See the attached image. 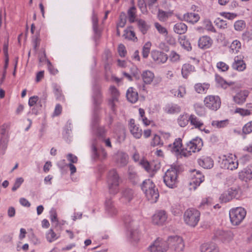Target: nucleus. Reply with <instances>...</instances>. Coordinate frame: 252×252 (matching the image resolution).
<instances>
[{"label":"nucleus","instance_id":"1","mask_svg":"<svg viewBox=\"0 0 252 252\" xmlns=\"http://www.w3.org/2000/svg\"><path fill=\"white\" fill-rule=\"evenodd\" d=\"M141 189L150 203H154L157 201L159 197L158 191L152 180L147 179L143 181L141 185Z\"/></svg>","mask_w":252,"mask_h":252},{"label":"nucleus","instance_id":"2","mask_svg":"<svg viewBox=\"0 0 252 252\" xmlns=\"http://www.w3.org/2000/svg\"><path fill=\"white\" fill-rule=\"evenodd\" d=\"M107 182L109 193L113 195L117 194L119 191L120 178L115 169L109 172Z\"/></svg>","mask_w":252,"mask_h":252},{"label":"nucleus","instance_id":"3","mask_svg":"<svg viewBox=\"0 0 252 252\" xmlns=\"http://www.w3.org/2000/svg\"><path fill=\"white\" fill-rule=\"evenodd\" d=\"M203 141L201 138L196 137L187 142L186 147L182 151V156L189 157L191 153L199 151L203 146Z\"/></svg>","mask_w":252,"mask_h":252},{"label":"nucleus","instance_id":"4","mask_svg":"<svg viewBox=\"0 0 252 252\" xmlns=\"http://www.w3.org/2000/svg\"><path fill=\"white\" fill-rule=\"evenodd\" d=\"M200 213L195 209H189L187 210L184 215V219L185 222L188 225L194 227L198 223Z\"/></svg>","mask_w":252,"mask_h":252},{"label":"nucleus","instance_id":"5","mask_svg":"<svg viewBox=\"0 0 252 252\" xmlns=\"http://www.w3.org/2000/svg\"><path fill=\"white\" fill-rule=\"evenodd\" d=\"M177 170L175 167H171L165 173L163 181L169 188L173 189L176 187L177 183Z\"/></svg>","mask_w":252,"mask_h":252},{"label":"nucleus","instance_id":"6","mask_svg":"<svg viewBox=\"0 0 252 252\" xmlns=\"http://www.w3.org/2000/svg\"><path fill=\"white\" fill-rule=\"evenodd\" d=\"M92 97L94 106V116H98L97 112L100 109V105L103 102V96L99 86L94 87Z\"/></svg>","mask_w":252,"mask_h":252},{"label":"nucleus","instance_id":"7","mask_svg":"<svg viewBox=\"0 0 252 252\" xmlns=\"http://www.w3.org/2000/svg\"><path fill=\"white\" fill-rule=\"evenodd\" d=\"M246 215V211L242 207H237L231 209L229 212L230 221L233 225L239 224Z\"/></svg>","mask_w":252,"mask_h":252},{"label":"nucleus","instance_id":"8","mask_svg":"<svg viewBox=\"0 0 252 252\" xmlns=\"http://www.w3.org/2000/svg\"><path fill=\"white\" fill-rule=\"evenodd\" d=\"M220 167L230 170L237 169L238 167V162L236 156L232 154L227 156H224L220 162Z\"/></svg>","mask_w":252,"mask_h":252},{"label":"nucleus","instance_id":"9","mask_svg":"<svg viewBox=\"0 0 252 252\" xmlns=\"http://www.w3.org/2000/svg\"><path fill=\"white\" fill-rule=\"evenodd\" d=\"M169 248L175 252L183 251L185 244L182 237L178 236H170L168 238Z\"/></svg>","mask_w":252,"mask_h":252},{"label":"nucleus","instance_id":"10","mask_svg":"<svg viewBox=\"0 0 252 252\" xmlns=\"http://www.w3.org/2000/svg\"><path fill=\"white\" fill-rule=\"evenodd\" d=\"M168 248V240L165 241L159 238L149 247L151 252H166Z\"/></svg>","mask_w":252,"mask_h":252},{"label":"nucleus","instance_id":"11","mask_svg":"<svg viewBox=\"0 0 252 252\" xmlns=\"http://www.w3.org/2000/svg\"><path fill=\"white\" fill-rule=\"evenodd\" d=\"M204 104L209 109L216 111L220 106L221 101L217 95H208L204 99Z\"/></svg>","mask_w":252,"mask_h":252},{"label":"nucleus","instance_id":"12","mask_svg":"<svg viewBox=\"0 0 252 252\" xmlns=\"http://www.w3.org/2000/svg\"><path fill=\"white\" fill-rule=\"evenodd\" d=\"M182 140L180 138H176L173 144H169L167 147V150L176 156H182V151L185 148H182Z\"/></svg>","mask_w":252,"mask_h":252},{"label":"nucleus","instance_id":"13","mask_svg":"<svg viewBox=\"0 0 252 252\" xmlns=\"http://www.w3.org/2000/svg\"><path fill=\"white\" fill-rule=\"evenodd\" d=\"M135 222H132L127 224V227L129 232L128 238L131 242H137L139 240V232Z\"/></svg>","mask_w":252,"mask_h":252},{"label":"nucleus","instance_id":"14","mask_svg":"<svg viewBox=\"0 0 252 252\" xmlns=\"http://www.w3.org/2000/svg\"><path fill=\"white\" fill-rule=\"evenodd\" d=\"M238 190L236 188H231L225 190L220 196V200L221 202H227L233 198H235L238 193Z\"/></svg>","mask_w":252,"mask_h":252},{"label":"nucleus","instance_id":"15","mask_svg":"<svg viewBox=\"0 0 252 252\" xmlns=\"http://www.w3.org/2000/svg\"><path fill=\"white\" fill-rule=\"evenodd\" d=\"M195 174L193 175V177L189 183V189L195 190L197 187L204 180V177L199 171L194 170Z\"/></svg>","mask_w":252,"mask_h":252},{"label":"nucleus","instance_id":"16","mask_svg":"<svg viewBox=\"0 0 252 252\" xmlns=\"http://www.w3.org/2000/svg\"><path fill=\"white\" fill-rule=\"evenodd\" d=\"M189 122L190 125L193 126L194 128L204 131L206 133H210V130L206 129L204 127L203 122L194 115L192 114L189 116Z\"/></svg>","mask_w":252,"mask_h":252},{"label":"nucleus","instance_id":"17","mask_svg":"<svg viewBox=\"0 0 252 252\" xmlns=\"http://www.w3.org/2000/svg\"><path fill=\"white\" fill-rule=\"evenodd\" d=\"M167 215L164 210L157 212L153 216V222L158 225L163 224L167 220Z\"/></svg>","mask_w":252,"mask_h":252},{"label":"nucleus","instance_id":"18","mask_svg":"<svg viewBox=\"0 0 252 252\" xmlns=\"http://www.w3.org/2000/svg\"><path fill=\"white\" fill-rule=\"evenodd\" d=\"M6 134V128L4 125L0 128V154L3 155L7 148V140Z\"/></svg>","mask_w":252,"mask_h":252},{"label":"nucleus","instance_id":"19","mask_svg":"<svg viewBox=\"0 0 252 252\" xmlns=\"http://www.w3.org/2000/svg\"><path fill=\"white\" fill-rule=\"evenodd\" d=\"M239 178L247 182L252 179V165H249L239 173Z\"/></svg>","mask_w":252,"mask_h":252},{"label":"nucleus","instance_id":"20","mask_svg":"<svg viewBox=\"0 0 252 252\" xmlns=\"http://www.w3.org/2000/svg\"><path fill=\"white\" fill-rule=\"evenodd\" d=\"M151 56L154 61L157 63H164L168 59V56L165 53L157 50L153 51Z\"/></svg>","mask_w":252,"mask_h":252},{"label":"nucleus","instance_id":"21","mask_svg":"<svg viewBox=\"0 0 252 252\" xmlns=\"http://www.w3.org/2000/svg\"><path fill=\"white\" fill-rule=\"evenodd\" d=\"M199 165L205 169H210L213 167L214 161L208 156H203L197 160Z\"/></svg>","mask_w":252,"mask_h":252},{"label":"nucleus","instance_id":"22","mask_svg":"<svg viewBox=\"0 0 252 252\" xmlns=\"http://www.w3.org/2000/svg\"><path fill=\"white\" fill-rule=\"evenodd\" d=\"M232 67L239 71H242L246 69V65L243 61V57L236 56L234 59V62L232 64Z\"/></svg>","mask_w":252,"mask_h":252},{"label":"nucleus","instance_id":"23","mask_svg":"<svg viewBox=\"0 0 252 252\" xmlns=\"http://www.w3.org/2000/svg\"><path fill=\"white\" fill-rule=\"evenodd\" d=\"M129 128L131 134L137 139L140 138L142 135V129L135 124V121L131 119L129 122Z\"/></svg>","mask_w":252,"mask_h":252},{"label":"nucleus","instance_id":"24","mask_svg":"<svg viewBox=\"0 0 252 252\" xmlns=\"http://www.w3.org/2000/svg\"><path fill=\"white\" fill-rule=\"evenodd\" d=\"M121 200L124 203H127L133 198V191L129 188H125L122 190Z\"/></svg>","mask_w":252,"mask_h":252},{"label":"nucleus","instance_id":"25","mask_svg":"<svg viewBox=\"0 0 252 252\" xmlns=\"http://www.w3.org/2000/svg\"><path fill=\"white\" fill-rule=\"evenodd\" d=\"M201 252H219L217 245L213 242H208L202 244L200 247Z\"/></svg>","mask_w":252,"mask_h":252},{"label":"nucleus","instance_id":"26","mask_svg":"<svg viewBox=\"0 0 252 252\" xmlns=\"http://www.w3.org/2000/svg\"><path fill=\"white\" fill-rule=\"evenodd\" d=\"M105 207L106 212L110 216L116 215L118 213L117 209L111 198L106 200Z\"/></svg>","mask_w":252,"mask_h":252},{"label":"nucleus","instance_id":"27","mask_svg":"<svg viewBox=\"0 0 252 252\" xmlns=\"http://www.w3.org/2000/svg\"><path fill=\"white\" fill-rule=\"evenodd\" d=\"M248 95V91L245 90L240 91L233 96V100L238 104H242L246 101Z\"/></svg>","mask_w":252,"mask_h":252},{"label":"nucleus","instance_id":"28","mask_svg":"<svg viewBox=\"0 0 252 252\" xmlns=\"http://www.w3.org/2000/svg\"><path fill=\"white\" fill-rule=\"evenodd\" d=\"M215 236L222 241L227 242L232 239V234L230 231H224L221 230H218L215 233Z\"/></svg>","mask_w":252,"mask_h":252},{"label":"nucleus","instance_id":"29","mask_svg":"<svg viewBox=\"0 0 252 252\" xmlns=\"http://www.w3.org/2000/svg\"><path fill=\"white\" fill-rule=\"evenodd\" d=\"M213 43L212 39L208 36H203L198 40V46L201 49H208Z\"/></svg>","mask_w":252,"mask_h":252},{"label":"nucleus","instance_id":"30","mask_svg":"<svg viewBox=\"0 0 252 252\" xmlns=\"http://www.w3.org/2000/svg\"><path fill=\"white\" fill-rule=\"evenodd\" d=\"M126 97L131 103H135L138 99V93L133 88L130 87L127 91Z\"/></svg>","mask_w":252,"mask_h":252},{"label":"nucleus","instance_id":"31","mask_svg":"<svg viewBox=\"0 0 252 252\" xmlns=\"http://www.w3.org/2000/svg\"><path fill=\"white\" fill-rule=\"evenodd\" d=\"M200 17L198 14L194 13H188L185 14L183 16V20L188 22L194 24L199 20Z\"/></svg>","mask_w":252,"mask_h":252},{"label":"nucleus","instance_id":"32","mask_svg":"<svg viewBox=\"0 0 252 252\" xmlns=\"http://www.w3.org/2000/svg\"><path fill=\"white\" fill-rule=\"evenodd\" d=\"M195 71V67L194 66L189 64H184L182 68V74L184 78H187L189 75Z\"/></svg>","mask_w":252,"mask_h":252},{"label":"nucleus","instance_id":"33","mask_svg":"<svg viewBox=\"0 0 252 252\" xmlns=\"http://www.w3.org/2000/svg\"><path fill=\"white\" fill-rule=\"evenodd\" d=\"M142 77L144 82L147 84H150L155 77L154 74L150 70H145L142 72Z\"/></svg>","mask_w":252,"mask_h":252},{"label":"nucleus","instance_id":"34","mask_svg":"<svg viewBox=\"0 0 252 252\" xmlns=\"http://www.w3.org/2000/svg\"><path fill=\"white\" fill-rule=\"evenodd\" d=\"M173 14L172 11H164L161 9H158V17L160 21L165 22L168 18L171 17Z\"/></svg>","mask_w":252,"mask_h":252},{"label":"nucleus","instance_id":"35","mask_svg":"<svg viewBox=\"0 0 252 252\" xmlns=\"http://www.w3.org/2000/svg\"><path fill=\"white\" fill-rule=\"evenodd\" d=\"M187 26L181 22L176 23L173 28L174 32L179 34L185 33L187 32Z\"/></svg>","mask_w":252,"mask_h":252},{"label":"nucleus","instance_id":"36","mask_svg":"<svg viewBox=\"0 0 252 252\" xmlns=\"http://www.w3.org/2000/svg\"><path fill=\"white\" fill-rule=\"evenodd\" d=\"M164 111L168 114H174L180 112L181 108L177 104H168L165 106Z\"/></svg>","mask_w":252,"mask_h":252},{"label":"nucleus","instance_id":"37","mask_svg":"<svg viewBox=\"0 0 252 252\" xmlns=\"http://www.w3.org/2000/svg\"><path fill=\"white\" fill-rule=\"evenodd\" d=\"M140 165L149 173L151 176H154L156 170L153 167V164H150L149 162L146 160H141L140 162Z\"/></svg>","mask_w":252,"mask_h":252},{"label":"nucleus","instance_id":"38","mask_svg":"<svg viewBox=\"0 0 252 252\" xmlns=\"http://www.w3.org/2000/svg\"><path fill=\"white\" fill-rule=\"evenodd\" d=\"M177 122L181 127H185L189 122V116L187 113L180 115L177 119Z\"/></svg>","mask_w":252,"mask_h":252},{"label":"nucleus","instance_id":"39","mask_svg":"<svg viewBox=\"0 0 252 252\" xmlns=\"http://www.w3.org/2000/svg\"><path fill=\"white\" fill-rule=\"evenodd\" d=\"M98 121V116H94L93 120V128L97 129V133L99 136L102 137L104 133V129L103 127H97V122Z\"/></svg>","mask_w":252,"mask_h":252},{"label":"nucleus","instance_id":"40","mask_svg":"<svg viewBox=\"0 0 252 252\" xmlns=\"http://www.w3.org/2000/svg\"><path fill=\"white\" fill-rule=\"evenodd\" d=\"M127 155L125 153H120L117 155V162L121 166L126 165L127 163Z\"/></svg>","mask_w":252,"mask_h":252},{"label":"nucleus","instance_id":"41","mask_svg":"<svg viewBox=\"0 0 252 252\" xmlns=\"http://www.w3.org/2000/svg\"><path fill=\"white\" fill-rule=\"evenodd\" d=\"M128 178L133 184H136L138 182V177L133 169L129 167L128 170Z\"/></svg>","mask_w":252,"mask_h":252},{"label":"nucleus","instance_id":"42","mask_svg":"<svg viewBox=\"0 0 252 252\" xmlns=\"http://www.w3.org/2000/svg\"><path fill=\"white\" fill-rule=\"evenodd\" d=\"M209 87L208 84L198 83L195 85L194 89L195 91L199 94L205 93Z\"/></svg>","mask_w":252,"mask_h":252},{"label":"nucleus","instance_id":"43","mask_svg":"<svg viewBox=\"0 0 252 252\" xmlns=\"http://www.w3.org/2000/svg\"><path fill=\"white\" fill-rule=\"evenodd\" d=\"M137 25L140 31L144 34L147 32L149 28V26L142 19L137 20Z\"/></svg>","mask_w":252,"mask_h":252},{"label":"nucleus","instance_id":"44","mask_svg":"<svg viewBox=\"0 0 252 252\" xmlns=\"http://www.w3.org/2000/svg\"><path fill=\"white\" fill-rule=\"evenodd\" d=\"M151 145L153 147L157 146H162L163 142L161 140L160 135L155 134L151 142Z\"/></svg>","mask_w":252,"mask_h":252},{"label":"nucleus","instance_id":"45","mask_svg":"<svg viewBox=\"0 0 252 252\" xmlns=\"http://www.w3.org/2000/svg\"><path fill=\"white\" fill-rule=\"evenodd\" d=\"M241 42L239 40H235L232 42L230 46V49L232 51V53H237L241 48Z\"/></svg>","mask_w":252,"mask_h":252},{"label":"nucleus","instance_id":"46","mask_svg":"<svg viewBox=\"0 0 252 252\" xmlns=\"http://www.w3.org/2000/svg\"><path fill=\"white\" fill-rule=\"evenodd\" d=\"M124 32V36L125 38L134 41L137 40V37L135 36V33L133 31L125 30Z\"/></svg>","mask_w":252,"mask_h":252},{"label":"nucleus","instance_id":"47","mask_svg":"<svg viewBox=\"0 0 252 252\" xmlns=\"http://www.w3.org/2000/svg\"><path fill=\"white\" fill-rule=\"evenodd\" d=\"M128 16V20L130 23H132L135 21L136 17V8L133 6L130 7L127 12Z\"/></svg>","mask_w":252,"mask_h":252},{"label":"nucleus","instance_id":"48","mask_svg":"<svg viewBox=\"0 0 252 252\" xmlns=\"http://www.w3.org/2000/svg\"><path fill=\"white\" fill-rule=\"evenodd\" d=\"M151 47V43L150 42H146L142 48V56L144 58H147L150 53Z\"/></svg>","mask_w":252,"mask_h":252},{"label":"nucleus","instance_id":"49","mask_svg":"<svg viewBox=\"0 0 252 252\" xmlns=\"http://www.w3.org/2000/svg\"><path fill=\"white\" fill-rule=\"evenodd\" d=\"M58 237L52 229H50L46 234V238L47 241L51 243L58 239Z\"/></svg>","mask_w":252,"mask_h":252},{"label":"nucleus","instance_id":"50","mask_svg":"<svg viewBox=\"0 0 252 252\" xmlns=\"http://www.w3.org/2000/svg\"><path fill=\"white\" fill-rule=\"evenodd\" d=\"M227 120L213 121L211 123L213 126L217 128L224 127L227 126Z\"/></svg>","mask_w":252,"mask_h":252},{"label":"nucleus","instance_id":"51","mask_svg":"<svg viewBox=\"0 0 252 252\" xmlns=\"http://www.w3.org/2000/svg\"><path fill=\"white\" fill-rule=\"evenodd\" d=\"M180 43L181 45L188 51H189L191 50V46L190 42L185 38L180 39Z\"/></svg>","mask_w":252,"mask_h":252},{"label":"nucleus","instance_id":"52","mask_svg":"<svg viewBox=\"0 0 252 252\" xmlns=\"http://www.w3.org/2000/svg\"><path fill=\"white\" fill-rule=\"evenodd\" d=\"M93 30L96 36H99L100 32L98 27V20L96 17L93 16L92 18Z\"/></svg>","mask_w":252,"mask_h":252},{"label":"nucleus","instance_id":"53","mask_svg":"<svg viewBox=\"0 0 252 252\" xmlns=\"http://www.w3.org/2000/svg\"><path fill=\"white\" fill-rule=\"evenodd\" d=\"M242 131L245 134H250L252 132V121L247 123L244 126Z\"/></svg>","mask_w":252,"mask_h":252},{"label":"nucleus","instance_id":"54","mask_svg":"<svg viewBox=\"0 0 252 252\" xmlns=\"http://www.w3.org/2000/svg\"><path fill=\"white\" fill-rule=\"evenodd\" d=\"M126 16L124 13H121L119 16V22L117 24V27L123 28L125 27L126 23Z\"/></svg>","mask_w":252,"mask_h":252},{"label":"nucleus","instance_id":"55","mask_svg":"<svg viewBox=\"0 0 252 252\" xmlns=\"http://www.w3.org/2000/svg\"><path fill=\"white\" fill-rule=\"evenodd\" d=\"M245 23L243 20H238L236 21L234 25L235 30L238 31H241L245 28Z\"/></svg>","mask_w":252,"mask_h":252},{"label":"nucleus","instance_id":"56","mask_svg":"<svg viewBox=\"0 0 252 252\" xmlns=\"http://www.w3.org/2000/svg\"><path fill=\"white\" fill-rule=\"evenodd\" d=\"M215 23L216 25L220 29H225L227 28V23L225 20L218 18L215 20Z\"/></svg>","mask_w":252,"mask_h":252},{"label":"nucleus","instance_id":"57","mask_svg":"<svg viewBox=\"0 0 252 252\" xmlns=\"http://www.w3.org/2000/svg\"><path fill=\"white\" fill-rule=\"evenodd\" d=\"M92 158L94 159H96L99 157V151L96 148V145L94 142L92 145Z\"/></svg>","mask_w":252,"mask_h":252},{"label":"nucleus","instance_id":"58","mask_svg":"<svg viewBox=\"0 0 252 252\" xmlns=\"http://www.w3.org/2000/svg\"><path fill=\"white\" fill-rule=\"evenodd\" d=\"M155 26L158 31L160 33V34H163V35H167L168 33L167 30L165 28L162 26L160 24L158 23H156L155 24Z\"/></svg>","mask_w":252,"mask_h":252},{"label":"nucleus","instance_id":"59","mask_svg":"<svg viewBox=\"0 0 252 252\" xmlns=\"http://www.w3.org/2000/svg\"><path fill=\"white\" fill-rule=\"evenodd\" d=\"M24 179L22 177L17 178L14 183L13 187L12 188V190L16 191L24 182Z\"/></svg>","mask_w":252,"mask_h":252},{"label":"nucleus","instance_id":"60","mask_svg":"<svg viewBox=\"0 0 252 252\" xmlns=\"http://www.w3.org/2000/svg\"><path fill=\"white\" fill-rule=\"evenodd\" d=\"M194 108L196 114L199 116H203L205 114V109L204 107L199 104L194 105Z\"/></svg>","mask_w":252,"mask_h":252},{"label":"nucleus","instance_id":"61","mask_svg":"<svg viewBox=\"0 0 252 252\" xmlns=\"http://www.w3.org/2000/svg\"><path fill=\"white\" fill-rule=\"evenodd\" d=\"M216 81L223 89H226L228 85L226 81H225L222 77L219 76H216Z\"/></svg>","mask_w":252,"mask_h":252},{"label":"nucleus","instance_id":"62","mask_svg":"<svg viewBox=\"0 0 252 252\" xmlns=\"http://www.w3.org/2000/svg\"><path fill=\"white\" fill-rule=\"evenodd\" d=\"M217 68L221 71H226L229 69V66L223 62H220L217 64Z\"/></svg>","mask_w":252,"mask_h":252},{"label":"nucleus","instance_id":"63","mask_svg":"<svg viewBox=\"0 0 252 252\" xmlns=\"http://www.w3.org/2000/svg\"><path fill=\"white\" fill-rule=\"evenodd\" d=\"M171 210L172 214L175 216L179 215L182 212L180 206L178 205H173L171 207Z\"/></svg>","mask_w":252,"mask_h":252},{"label":"nucleus","instance_id":"64","mask_svg":"<svg viewBox=\"0 0 252 252\" xmlns=\"http://www.w3.org/2000/svg\"><path fill=\"white\" fill-rule=\"evenodd\" d=\"M242 39L245 42H249L252 40V32H246L242 34Z\"/></svg>","mask_w":252,"mask_h":252}]
</instances>
